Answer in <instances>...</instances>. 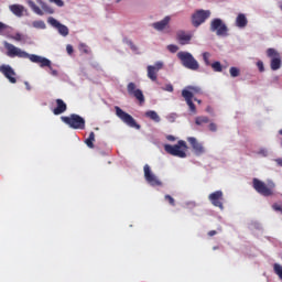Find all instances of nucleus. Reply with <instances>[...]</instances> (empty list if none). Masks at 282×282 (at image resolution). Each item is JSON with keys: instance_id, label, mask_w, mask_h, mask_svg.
Here are the masks:
<instances>
[{"instance_id": "5", "label": "nucleus", "mask_w": 282, "mask_h": 282, "mask_svg": "<svg viewBox=\"0 0 282 282\" xmlns=\"http://www.w3.org/2000/svg\"><path fill=\"white\" fill-rule=\"evenodd\" d=\"M195 94H202V88L196 86H188L187 89L182 90V96L185 99L187 106L189 107V111L192 113H197V108L193 102V96H195Z\"/></svg>"}, {"instance_id": "53", "label": "nucleus", "mask_w": 282, "mask_h": 282, "mask_svg": "<svg viewBox=\"0 0 282 282\" xmlns=\"http://www.w3.org/2000/svg\"><path fill=\"white\" fill-rule=\"evenodd\" d=\"M120 1H122V0H116L117 3H120Z\"/></svg>"}, {"instance_id": "19", "label": "nucleus", "mask_w": 282, "mask_h": 282, "mask_svg": "<svg viewBox=\"0 0 282 282\" xmlns=\"http://www.w3.org/2000/svg\"><path fill=\"white\" fill-rule=\"evenodd\" d=\"M56 107L53 109L54 116H61V113H65L67 111V104L63 99H56Z\"/></svg>"}, {"instance_id": "14", "label": "nucleus", "mask_w": 282, "mask_h": 282, "mask_svg": "<svg viewBox=\"0 0 282 282\" xmlns=\"http://www.w3.org/2000/svg\"><path fill=\"white\" fill-rule=\"evenodd\" d=\"M164 67V64L162 62H156L154 65L148 66V78L152 80V83H155L158 80V72Z\"/></svg>"}, {"instance_id": "24", "label": "nucleus", "mask_w": 282, "mask_h": 282, "mask_svg": "<svg viewBox=\"0 0 282 282\" xmlns=\"http://www.w3.org/2000/svg\"><path fill=\"white\" fill-rule=\"evenodd\" d=\"M145 118H150L153 122H160V115L155 110H149L145 112Z\"/></svg>"}, {"instance_id": "48", "label": "nucleus", "mask_w": 282, "mask_h": 282, "mask_svg": "<svg viewBox=\"0 0 282 282\" xmlns=\"http://www.w3.org/2000/svg\"><path fill=\"white\" fill-rule=\"evenodd\" d=\"M254 228H256L257 230H261V224L256 223V224H254Z\"/></svg>"}, {"instance_id": "39", "label": "nucleus", "mask_w": 282, "mask_h": 282, "mask_svg": "<svg viewBox=\"0 0 282 282\" xmlns=\"http://www.w3.org/2000/svg\"><path fill=\"white\" fill-rule=\"evenodd\" d=\"M208 129H209V131H212V133L217 132V123L210 122V123L208 124Z\"/></svg>"}, {"instance_id": "16", "label": "nucleus", "mask_w": 282, "mask_h": 282, "mask_svg": "<svg viewBox=\"0 0 282 282\" xmlns=\"http://www.w3.org/2000/svg\"><path fill=\"white\" fill-rule=\"evenodd\" d=\"M48 23L53 28H55L57 30L58 34H61L62 36H68L69 35V29L66 25L61 24V22H58V20H56L54 18H50Z\"/></svg>"}, {"instance_id": "22", "label": "nucleus", "mask_w": 282, "mask_h": 282, "mask_svg": "<svg viewBox=\"0 0 282 282\" xmlns=\"http://www.w3.org/2000/svg\"><path fill=\"white\" fill-rule=\"evenodd\" d=\"M28 6L31 8V10H33L35 14H39V17H43V10H41V8H39V6L34 3V1L28 0Z\"/></svg>"}, {"instance_id": "12", "label": "nucleus", "mask_w": 282, "mask_h": 282, "mask_svg": "<svg viewBox=\"0 0 282 282\" xmlns=\"http://www.w3.org/2000/svg\"><path fill=\"white\" fill-rule=\"evenodd\" d=\"M128 94L133 96L137 100H139L140 105H144V93L141 89H138L135 83L131 82L127 86Z\"/></svg>"}, {"instance_id": "35", "label": "nucleus", "mask_w": 282, "mask_h": 282, "mask_svg": "<svg viewBox=\"0 0 282 282\" xmlns=\"http://www.w3.org/2000/svg\"><path fill=\"white\" fill-rule=\"evenodd\" d=\"M8 39H12L13 41H23V35L21 33H15L14 35H8Z\"/></svg>"}, {"instance_id": "20", "label": "nucleus", "mask_w": 282, "mask_h": 282, "mask_svg": "<svg viewBox=\"0 0 282 282\" xmlns=\"http://www.w3.org/2000/svg\"><path fill=\"white\" fill-rule=\"evenodd\" d=\"M169 23H171V17H165L163 20L152 23V28L158 30V32H162V30L166 29Z\"/></svg>"}, {"instance_id": "21", "label": "nucleus", "mask_w": 282, "mask_h": 282, "mask_svg": "<svg viewBox=\"0 0 282 282\" xmlns=\"http://www.w3.org/2000/svg\"><path fill=\"white\" fill-rule=\"evenodd\" d=\"M9 10L14 14L15 17H23V12L25 11V7L21 4H11L9 7Z\"/></svg>"}, {"instance_id": "36", "label": "nucleus", "mask_w": 282, "mask_h": 282, "mask_svg": "<svg viewBox=\"0 0 282 282\" xmlns=\"http://www.w3.org/2000/svg\"><path fill=\"white\" fill-rule=\"evenodd\" d=\"M10 26L3 22H0V34H6V30H9Z\"/></svg>"}, {"instance_id": "2", "label": "nucleus", "mask_w": 282, "mask_h": 282, "mask_svg": "<svg viewBox=\"0 0 282 282\" xmlns=\"http://www.w3.org/2000/svg\"><path fill=\"white\" fill-rule=\"evenodd\" d=\"M252 186L262 197H272L276 188V184L272 180H268L265 183L259 178H253Z\"/></svg>"}, {"instance_id": "17", "label": "nucleus", "mask_w": 282, "mask_h": 282, "mask_svg": "<svg viewBox=\"0 0 282 282\" xmlns=\"http://www.w3.org/2000/svg\"><path fill=\"white\" fill-rule=\"evenodd\" d=\"M187 142L191 144V147H192V149H193V151H194V153L196 154V155H204V153H205V149H204V145H202V143H199L198 141H197V139L196 138H194V137H188L187 138Z\"/></svg>"}, {"instance_id": "33", "label": "nucleus", "mask_w": 282, "mask_h": 282, "mask_svg": "<svg viewBox=\"0 0 282 282\" xmlns=\"http://www.w3.org/2000/svg\"><path fill=\"white\" fill-rule=\"evenodd\" d=\"M167 50H169V52H171V54H175L176 52L180 51V46L175 45V44H170V45H167Z\"/></svg>"}, {"instance_id": "55", "label": "nucleus", "mask_w": 282, "mask_h": 282, "mask_svg": "<svg viewBox=\"0 0 282 282\" xmlns=\"http://www.w3.org/2000/svg\"><path fill=\"white\" fill-rule=\"evenodd\" d=\"M214 250H217V247H214Z\"/></svg>"}, {"instance_id": "6", "label": "nucleus", "mask_w": 282, "mask_h": 282, "mask_svg": "<svg viewBox=\"0 0 282 282\" xmlns=\"http://www.w3.org/2000/svg\"><path fill=\"white\" fill-rule=\"evenodd\" d=\"M61 120L70 129H85V118L80 117V115L72 113L68 117H61Z\"/></svg>"}, {"instance_id": "7", "label": "nucleus", "mask_w": 282, "mask_h": 282, "mask_svg": "<svg viewBox=\"0 0 282 282\" xmlns=\"http://www.w3.org/2000/svg\"><path fill=\"white\" fill-rule=\"evenodd\" d=\"M115 110H116V116L119 117L124 122V124H127L128 127H131L132 129H138V130L141 129V126L135 121V119L131 115L124 112L122 108L116 106Z\"/></svg>"}, {"instance_id": "44", "label": "nucleus", "mask_w": 282, "mask_h": 282, "mask_svg": "<svg viewBox=\"0 0 282 282\" xmlns=\"http://www.w3.org/2000/svg\"><path fill=\"white\" fill-rule=\"evenodd\" d=\"M166 140H169V142H175L176 138L173 134H167Z\"/></svg>"}, {"instance_id": "40", "label": "nucleus", "mask_w": 282, "mask_h": 282, "mask_svg": "<svg viewBox=\"0 0 282 282\" xmlns=\"http://www.w3.org/2000/svg\"><path fill=\"white\" fill-rule=\"evenodd\" d=\"M257 67H258L259 72H265V67L263 66V62L258 61L257 62Z\"/></svg>"}, {"instance_id": "15", "label": "nucleus", "mask_w": 282, "mask_h": 282, "mask_svg": "<svg viewBox=\"0 0 282 282\" xmlns=\"http://www.w3.org/2000/svg\"><path fill=\"white\" fill-rule=\"evenodd\" d=\"M0 72L1 74H3V76H6L8 78V80L14 85L17 83V73L14 72V69L12 67H10V65H2L0 66Z\"/></svg>"}, {"instance_id": "52", "label": "nucleus", "mask_w": 282, "mask_h": 282, "mask_svg": "<svg viewBox=\"0 0 282 282\" xmlns=\"http://www.w3.org/2000/svg\"><path fill=\"white\" fill-rule=\"evenodd\" d=\"M206 111H210V107H207Z\"/></svg>"}, {"instance_id": "34", "label": "nucleus", "mask_w": 282, "mask_h": 282, "mask_svg": "<svg viewBox=\"0 0 282 282\" xmlns=\"http://www.w3.org/2000/svg\"><path fill=\"white\" fill-rule=\"evenodd\" d=\"M164 199H165V202H167L170 204V206H175V198H173V196L166 194L164 196Z\"/></svg>"}, {"instance_id": "31", "label": "nucleus", "mask_w": 282, "mask_h": 282, "mask_svg": "<svg viewBox=\"0 0 282 282\" xmlns=\"http://www.w3.org/2000/svg\"><path fill=\"white\" fill-rule=\"evenodd\" d=\"M229 74H230L231 78H237V76H239V74H240L239 68H237L235 66L231 67L229 69Z\"/></svg>"}, {"instance_id": "23", "label": "nucleus", "mask_w": 282, "mask_h": 282, "mask_svg": "<svg viewBox=\"0 0 282 282\" xmlns=\"http://www.w3.org/2000/svg\"><path fill=\"white\" fill-rule=\"evenodd\" d=\"M247 23H248V20L246 19V15L242 14V13H240V14L237 17V19H236V25H237L238 28H246Z\"/></svg>"}, {"instance_id": "27", "label": "nucleus", "mask_w": 282, "mask_h": 282, "mask_svg": "<svg viewBox=\"0 0 282 282\" xmlns=\"http://www.w3.org/2000/svg\"><path fill=\"white\" fill-rule=\"evenodd\" d=\"M94 142H96V133L90 132L89 137L85 140V144L88 149H94Z\"/></svg>"}, {"instance_id": "41", "label": "nucleus", "mask_w": 282, "mask_h": 282, "mask_svg": "<svg viewBox=\"0 0 282 282\" xmlns=\"http://www.w3.org/2000/svg\"><path fill=\"white\" fill-rule=\"evenodd\" d=\"M128 45L132 52H138V46H135L132 41H128Z\"/></svg>"}, {"instance_id": "54", "label": "nucleus", "mask_w": 282, "mask_h": 282, "mask_svg": "<svg viewBox=\"0 0 282 282\" xmlns=\"http://www.w3.org/2000/svg\"><path fill=\"white\" fill-rule=\"evenodd\" d=\"M280 135H282V130L279 131Z\"/></svg>"}, {"instance_id": "38", "label": "nucleus", "mask_w": 282, "mask_h": 282, "mask_svg": "<svg viewBox=\"0 0 282 282\" xmlns=\"http://www.w3.org/2000/svg\"><path fill=\"white\" fill-rule=\"evenodd\" d=\"M258 155H261L262 158H268V149L262 148L258 151Z\"/></svg>"}, {"instance_id": "4", "label": "nucleus", "mask_w": 282, "mask_h": 282, "mask_svg": "<svg viewBox=\"0 0 282 282\" xmlns=\"http://www.w3.org/2000/svg\"><path fill=\"white\" fill-rule=\"evenodd\" d=\"M177 58L181 61L183 67L191 69L192 72H197L199 69V62L195 59L193 54L189 52L181 51L177 53Z\"/></svg>"}, {"instance_id": "25", "label": "nucleus", "mask_w": 282, "mask_h": 282, "mask_svg": "<svg viewBox=\"0 0 282 282\" xmlns=\"http://www.w3.org/2000/svg\"><path fill=\"white\" fill-rule=\"evenodd\" d=\"M210 122V119L206 116H198L195 118V124L197 127H202L203 124H208Z\"/></svg>"}, {"instance_id": "1", "label": "nucleus", "mask_w": 282, "mask_h": 282, "mask_svg": "<svg viewBox=\"0 0 282 282\" xmlns=\"http://www.w3.org/2000/svg\"><path fill=\"white\" fill-rule=\"evenodd\" d=\"M4 47L10 58H14V56H18V58H29L31 63H36L37 65H40V67H50L52 69V61L47 59L46 57L34 54L30 55L26 52L8 42L4 43Z\"/></svg>"}, {"instance_id": "18", "label": "nucleus", "mask_w": 282, "mask_h": 282, "mask_svg": "<svg viewBox=\"0 0 282 282\" xmlns=\"http://www.w3.org/2000/svg\"><path fill=\"white\" fill-rule=\"evenodd\" d=\"M193 39V34L186 33L185 31H177L176 33V40L180 43V45H188Z\"/></svg>"}, {"instance_id": "9", "label": "nucleus", "mask_w": 282, "mask_h": 282, "mask_svg": "<svg viewBox=\"0 0 282 282\" xmlns=\"http://www.w3.org/2000/svg\"><path fill=\"white\" fill-rule=\"evenodd\" d=\"M209 30L210 32H216L217 36L228 35V26H226V23H224V20L219 18L212 20Z\"/></svg>"}, {"instance_id": "29", "label": "nucleus", "mask_w": 282, "mask_h": 282, "mask_svg": "<svg viewBox=\"0 0 282 282\" xmlns=\"http://www.w3.org/2000/svg\"><path fill=\"white\" fill-rule=\"evenodd\" d=\"M33 28H36L37 30H45V22L39 20L33 22Z\"/></svg>"}, {"instance_id": "49", "label": "nucleus", "mask_w": 282, "mask_h": 282, "mask_svg": "<svg viewBox=\"0 0 282 282\" xmlns=\"http://www.w3.org/2000/svg\"><path fill=\"white\" fill-rule=\"evenodd\" d=\"M195 102H198V105H202V100L200 99H197V98H194Z\"/></svg>"}, {"instance_id": "3", "label": "nucleus", "mask_w": 282, "mask_h": 282, "mask_svg": "<svg viewBox=\"0 0 282 282\" xmlns=\"http://www.w3.org/2000/svg\"><path fill=\"white\" fill-rule=\"evenodd\" d=\"M164 151L169 153V155H173L174 158H186V152L188 151V145L186 141L180 140L177 144H165Z\"/></svg>"}, {"instance_id": "47", "label": "nucleus", "mask_w": 282, "mask_h": 282, "mask_svg": "<svg viewBox=\"0 0 282 282\" xmlns=\"http://www.w3.org/2000/svg\"><path fill=\"white\" fill-rule=\"evenodd\" d=\"M278 166H282V159H275Z\"/></svg>"}, {"instance_id": "28", "label": "nucleus", "mask_w": 282, "mask_h": 282, "mask_svg": "<svg viewBox=\"0 0 282 282\" xmlns=\"http://www.w3.org/2000/svg\"><path fill=\"white\" fill-rule=\"evenodd\" d=\"M203 61H204V63L207 67H209V65H212L210 64V53L209 52H204L203 53Z\"/></svg>"}, {"instance_id": "46", "label": "nucleus", "mask_w": 282, "mask_h": 282, "mask_svg": "<svg viewBox=\"0 0 282 282\" xmlns=\"http://www.w3.org/2000/svg\"><path fill=\"white\" fill-rule=\"evenodd\" d=\"M24 85H25V88L28 89V91H30L32 89L29 82H24Z\"/></svg>"}, {"instance_id": "50", "label": "nucleus", "mask_w": 282, "mask_h": 282, "mask_svg": "<svg viewBox=\"0 0 282 282\" xmlns=\"http://www.w3.org/2000/svg\"><path fill=\"white\" fill-rule=\"evenodd\" d=\"M279 8L282 11V1L279 2Z\"/></svg>"}, {"instance_id": "43", "label": "nucleus", "mask_w": 282, "mask_h": 282, "mask_svg": "<svg viewBox=\"0 0 282 282\" xmlns=\"http://www.w3.org/2000/svg\"><path fill=\"white\" fill-rule=\"evenodd\" d=\"M163 91H170V93H173V85L171 84H167L164 88H162Z\"/></svg>"}, {"instance_id": "8", "label": "nucleus", "mask_w": 282, "mask_h": 282, "mask_svg": "<svg viewBox=\"0 0 282 282\" xmlns=\"http://www.w3.org/2000/svg\"><path fill=\"white\" fill-rule=\"evenodd\" d=\"M267 56L270 58V68L272 72H279L282 67L281 54L275 48H268Z\"/></svg>"}, {"instance_id": "13", "label": "nucleus", "mask_w": 282, "mask_h": 282, "mask_svg": "<svg viewBox=\"0 0 282 282\" xmlns=\"http://www.w3.org/2000/svg\"><path fill=\"white\" fill-rule=\"evenodd\" d=\"M208 199L213 204V206H216V208H220V210H224V192L216 191L209 194Z\"/></svg>"}, {"instance_id": "42", "label": "nucleus", "mask_w": 282, "mask_h": 282, "mask_svg": "<svg viewBox=\"0 0 282 282\" xmlns=\"http://www.w3.org/2000/svg\"><path fill=\"white\" fill-rule=\"evenodd\" d=\"M66 52H67V54H69V55L74 54V46H72V44H68V45L66 46Z\"/></svg>"}, {"instance_id": "45", "label": "nucleus", "mask_w": 282, "mask_h": 282, "mask_svg": "<svg viewBox=\"0 0 282 282\" xmlns=\"http://www.w3.org/2000/svg\"><path fill=\"white\" fill-rule=\"evenodd\" d=\"M215 235H217L216 230L208 231V237H215Z\"/></svg>"}, {"instance_id": "32", "label": "nucleus", "mask_w": 282, "mask_h": 282, "mask_svg": "<svg viewBox=\"0 0 282 282\" xmlns=\"http://www.w3.org/2000/svg\"><path fill=\"white\" fill-rule=\"evenodd\" d=\"M79 51L83 52V54H89L91 52L89 46L85 43L79 44Z\"/></svg>"}, {"instance_id": "26", "label": "nucleus", "mask_w": 282, "mask_h": 282, "mask_svg": "<svg viewBox=\"0 0 282 282\" xmlns=\"http://www.w3.org/2000/svg\"><path fill=\"white\" fill-rule=\"evenodd\" d=\"M39 6H41L42 10L46 12L47 14H54V9L52 7H48L47 3L43 2V0H36Z\"/></svg>"}, {"instance_id": "11", "label": "nucleus", "mask_w": 282, "mask_h": 282, "mask_svg": "<svg viewBox=\"0 0 282 282\" xmlns=\"http://www.w3.org/2000/svg\"><path fill=\"white\" fill-rule=\"evenodd\" d=\"M143 173L144 178L148 182V184H150V186H162V181H160V178H158V176L153 174V172L151 171V166H149V164H145L143 166Z\"/></svg>"}, {"instance_id": "10", "label": "nucleus", "mask_w": 282, "mask_h": 282, "mask_svg": "<svg viewBox=\"0 0 282 282\" xmlns=\"http://www.w3.org/2000/svg\"><path fill=\"white\" fill-rule=\"evenodd\" d=\"M210 18V11L209 10H198L192 15V24L194 28H199L202 23L206 21V19Z\"/></svg>"}, {"instance_id": "51", "label": "nucleus", "mask_w": 282, "mask_h": 282, "mask_svg": "<svg viewBox=\"0 0 282 282\" xmlns=\"http://www.w3.org/2000/svg\"><path fill=\"white\" fill-rule=\"evenodd\" d=\"M52 74H53V76H56L57 72H56V70H53Z\"/></svg>"}, {"instance_id": "37", "label": "nucleus", "mask_w": 282, "mask_h": 282, "mask_svg": "<svg viewBox=\"0 0 282 282\" xmlns=\"http://www.w3.org/2000/svg\"><path fill=\"white\" fill-rule=\"evenodd\" d=\"M50 3H55V6H57V8H63V6H65V2L63 0H48Z\"/></svg>"}, {"instance_id": "30", "label": "nucleus", "mask_w": 282, "mask_h": 282, "mask_svg": "<svg viewBox=\"0 0 282 282\" xmlns=\"http://www.w3.org/2000/svg\"><path fill=\"white\" fill-rule=\"evenodd\" d=\"M210 67L212 69H214V72H223L220 62H214L213 64H210Z\"/></svg>"}]
</instances>
